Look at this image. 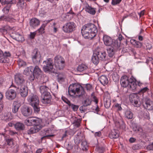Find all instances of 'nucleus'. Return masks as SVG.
<instances>
[{
  "mask_svg": "<svg viewBox=\"0 0 153 153\" xmlns=\"http://www.w3.org/2000/svg\"><path fill=\"white\" fill-rule=\"evenodd\" d=\"M42 122L41 119L34 117L28 118L25 120V123L26 125L33 126L27 131L28 134H31L38 132L42 127L41 124Z\"/></svg>",
  "mask_w": 153,
  "mask_h": 153,
  "instance_id": "1",
  "label": "nucleus"
},
{
  "mask_svg": "<svg viewBox=\"0 0 153 153\" xmlns=\"http://www.w3.org/2000/svg\"><path fill=\"white\" fill-rule=\"evenodd\" d=\"M103 40L104 44L108 46L107 51L110 57H112L114 54L115 51L120 46L117 41L113 40L110 36L105 35L103 36Z\"/></svg>",
  "mask_w": 153,
  "mask_h": 153,
  "instance_id": "2",
  "label": "nucleus"
},
{
  "mask_svg": "<svg viewBox=\"0 0 153 153\" xmlns=\"http://www.w3.org/2000/svg\"><path fill=\"white\" fill-rule=\"evenodd\" d=\"M97 32L96 26L91 23L85 24L82 27L81 29L82 35L85 38L92 39L95 36Z\"/></svg>",
  "mask_w": 153,
  "mask_h": 153,
  "instance_id": "3",
  "label": "nucleus"
},
{
  "mask_svg": "<svg viewBox=\"0 0 153 153\" xmlns=\"http://www.w3.org/2000/svg\"><path fill=\"white\" fill-rule=\"evenodd\" d=\"M84 93L83 87L77 83L70 85L68 88V94L73 98L79 97L83 95Z\"/></svg>",
  "mask_w": 153,
  "mask_h": 153,
  "instance_id": "4",
  "label": "nucleus"
},
{
  "mask_svg": "<svg viewBox=\"0 0 153 153\" xmlns=\"http://www.w3.org/2000/svg\"><path fill=\"white\" fill-rule=\"evenodd\" d=\"M136 80L133 76L129 78L126 75L123 76L121 78L120 84L123 87H128L133 91H134L137 88V85L136 83Z\"/></svg>",
  "mask_w": 153,
  "mask_h": 153,
  "instance_id": "5",
  "label": "nucleus"
},
{
  "mask_svg": "<svg viewBox=\"0 0 153 153\" xmlns=\"http://www.w3.org/2000/svg\"><path fill=\"white\" fill-rule=\"evenodd\" d=\"M52 59H48V73H57V70H61L63 69L65 66V62L59 63L58 65H53Z\"/></svg>",
  "mask_w": 153,
  "mask_h": 153,
  "instance_id": "6",
  "label": "nucleus"
},
{
  "mask_svg": "<svg viewBox=\"0 0 153 153\" xmlns=\"http://www.w3.org/2000/svg\"><path fill=\"white\" fill-rule=\"evenodd\" d=\"M76 24L73 22H69L65 23L62 27L63 32L67 33H72L76 28Z\"/></svg>",
  "mask_w": 153,
  "mask_h": 153,
  "instance_id": "7",
  "label": "nucleus"
},
{
  "mask_svg": "<svg viewBox=\"0 0 153 153\" xmlns=\"http://www.w3.org/2000/svg\"><path fill=\"white\" fill-rule=\"evenodd\" d=\"M39 89L41 94V98L42 102L45 104L48 103V87L45 85H42L40 87Z\"/></svg>",
  "mask_w": 153,
  "mask_h": 153,
  "instance_id": "8",
  "label": "nucleus"
},
{
  "mask_svg": "<svg viewBox=\"0 0 153 153\" xmlns=\"http://www.w3.org/2000/svg\"><path fill=\"white\" fill-rule=\"evenodd\" d=\"M14 89H9L5 93L6 98L8 100H14L16 97V94L15 89L17 90L19 87L16 88L14 86Z\"/></svg>",
  "mask_w": 153,
  "mask_h": 153,
  "instance_id": "9",
  "label": "nucleus"
},
{
  "mask_svg": "<svg viewBox=\"0 0 153 153\" xmlns=\"http://www.w3.org/2000/svg\"><path fill=\"white\" fill-rule=\"evenodd\" d=\"M143 100V105L145 109L149 111L153 110V102L150 98L146 97Z\"/></svg>",
  "mask_w": 153,
  "mask_h": 153,
  "instance_id": "10",
  "label": "nucleus"
},
{
  "mask_svg": "<svg viewBox=\"0 0 153 153\" xmlns=\"http://www.w3.org/2000/svg\"><path fill=\"white\" fill-rule=\"evenodd\" d=\"M27 100L31 105L39 103V100L38 96L33 94H31L28 96Z\"/></svg>",
  "mask_w": 153,
  "mask_h": 153,
  "instance_id": "11",
  "label": "nucleus"
},
{
  "mask_svg": "<svg viewBox=\"0 0 153 153\" xmlns=\"http://www.w3.org/2000/svg\"><path fill=\"white\" fill-rule=\"evenodd\" d=\"M14 80L15 83L20 86L25 85V80L23 76L20 73H17L15 75Z\"/></svg>",
  "mask_w": 153,
  "mask_h": 153,
  "instance_id": "12",
  "label": "nucleus"
},
{
  "mask_svg": "<svg viewBox=\"0 0 153 153\" xmlns=\"http://www.w3.org/2000/svg\"><path fill=\"white\" fill-rule=\"evenodd\" d=\"M31 56L32 60L34 63H39L41 60V56L36 49H35L33 51Z\"/></svg>",
  "mask_w": 153,
  "mask_h": 153,
  "instance_id": "13",
  "label": "nucleus"
},
{
  "mask_svg": "<svg viewBox=\"0 0 153 153\" xmlns=\"http://www.w3.org/2000/svg\"><path fill=\"white\" fill-rule=\"evenodd\" d=\"M21 112L22 114L25 117H28L32 113V110L31 108L26 105H23L21 108Z\"/></svg>",
  "mask_w": 153,
  "mask_h": 153,
  "instance_id": "14",
  "label": "nucleus"
},
{
  "mask_svg": "<svg viewBox=\"0 0 153 153\" xmlns=\"http://www.w3.org/2000/svg\"><path fill=\"white\" fill-rule=\"evenodd\" d=\"M129 100L130 102L135 107H139L140 103H139V99L138 96L136 94H131L129 96Z\"/></svg>",
  "mask_w": 153,
  "mask_h": 153,
  "instance_id": "15",
  "label": "nucleus"
},
{
  "mask_svg": "<svg viewBox=\"0 0 153 153\" xmlns=\"http://www.w3.org/2000/svg\"><path fill=\"white\" fill-rule=\"evenodd\" d=\"M19 88V92L21 95L22 97H26L28 93V89L27 87L25 85L20 86Z\"/></svg>",
  "mask_w": 153,
  "mask_h": 153,
  "instance_id": "16",
  "label": "nucleus"
},
{
  "mask_svg": "<svg viewBox=\"0 0 153 153\" xmlns=\"http://www.w3.org/2000/svg\"><path fill=\"white\" fill-rule=\"evenodd\" d=\"M94 52L96 54L100 60H102L105 59L106 53L105 52L100 51L98 49H96Z\"/></svg>",
  "mask_w": 153,
  "mask_h": 153,
  "instance_id": "17",
  "label": "nucleus"
},
{
  "mask_svg": "<svg viewBox=\"0 0 153 153\" xmlns=\"http://www.w3.org/2000/svg\"><path fill=\"white\" fill-rule=\"evenodd\" d=\"M88 68L85 65L82 64L79 65L77 68L78 71L82 72L84 74H86L88 71Z\"/></svg>",
  "mask_w": 153,
  "mask_h": 153,
  "instance_id": "18",
  "label": "nucleus"
},
{
  "mask_svg": "<svg viewBox=\"0 0 153 153\" xmlns=\"http://www.w3.org/2000/svg\"><path fill=\"white\" fill-rule=\"evenodd\" d=\"M104 103L105 107L107 108L110 107L111 105V99L109 95L105 96L104 98Z\"/></svg>",
  "mask_w": 153,
  "mask_h": 153,
  "instance_id": "19",
  "label": "nucleus"
},
{
  "mask_svg": "<svg viewBox=\"0 0 153 153\" xmlns=\"http://www.w3.org/2000/svg\"><path fill=\"white\" fill-rule=\"evenodd\" d=\"M14 126L15 129L19 131H23L25 128V125L21 122H17L14 125Z\"/></svg>",
  "mask_w": 153,
  "mask_h": 153,
  "instance_id": "20",
  "label": "nucleus"
},
{
  "mask_svg": "<svg viewBox=\"0 0 153 153\" xmlns=\"http://www.w3.org/2000/svg\"><path fill=\"white\" fill-rule=\"evenodd\" d=\"M119 136V131L117 130L113 129L109 134V137L111 139L117 138Z\"/></svg>",
  "mask_w": 153,
  "mask_h": 153,
  "instance_id": "21",
  "label": "nucleus"
},
{
  "mask_svg": "<svg viewBox=\"0 0 153 153\" xmlns=\"http://www.w3.org/2000/svg\"><path fill=\"white\" fill-rule=\"evenodd\" d=\"M12 118V117L10 113L6 112L2 114L1 119L5 121H8Z\"/></svg>",
  "mask_w": 153,
  "mask_h": 153,
  "instance_id": "22",
  "label": "nucleus"
},
{
  "mask_svg": "<svg viewBox=\"0 0 153 153\" xmlns=\"http://www.w3.org/2000/svg\"><path fill=\"white\" fill-rule=\"evenodd\" d=\"M39 21L36 18H33L30 20V25L31 27L34 28L39 25Z\"/></svg>",
  "mask_w": 153,
  "mask_h": 153,
  "instance_id": "23",
  "label": "nucleus"
},
{
  "mask_svg": "<svg viewBox=\"0 0 153 153\" xmlns=\"http://www.w3.org/2000/svg\"><path fill=\"white\" fill-rule=\"evenodd\" d=\"M33 73L35 75L36 78H38L41 75L42 71L38 66H36L33 68Z\"/></svg>",
  "mask_w": 153,
  "mask_h": 153,
  "instance_id": "24",
  "label": "nucleus"
},
{
  "mask_svg": "<svg viewBox=\"0 0 153 153\" xmlns=\"http://www.w3.org/2000/svg\"><path fill=\"white\" fill-rule=\"evenodd\" d=\"M33 67L32 66L27 67L24 70L23 74L26 76H29L33 73Z\"/></svg>",
  "mask_w": 153,
  "mask_h": 153,
  "instance_id": "25",
  "label": "nucleus"
},
{
  "mask_svg": "<svg viewBox=\"0 0 153 153\" xmlns=\"http://www.w3.org/2000/svg\"><path fill=\"white\" fill-rule=\"evenodd\" d=\"M20 106V103L18 101H14L12 107L13 112L14 113L17 112Z\"/></svg>",
  "mask_w": 153,
  "mask_h": 153,
  "instance_id": "26",
  "label": "nucleus"
},
{
  "mask_svg": "<svg viewBox=\"0 0 153 153\" xmlns=\"http://www.w3.org/2000/svg\"><path fill=\"white\" fill-rule=\"evenodd\" d=\"M99 79L101 83L103 85H107L108 83V78L105 75L101 76Z\"/></svg>",
  "mask_w": 153,
  "mask_h": 153,
  "instance_id": "27",
  "label": "nucleus"
},
{
  "mask_svg": "<svg viewBox=\"0 0 153 153\" xmlns=\"http://www.w3.org/2000/svg\"><path fill=\"white\" fill-rule=\"evenodd\" d=\"M55 65L57 64L58 65L59 63L65 62L64 59L60 55H57L54 58Z\"/></svg>",
  "mask_w": 153,
  "mask_h": 153,
  "instance_id": "28",
  "label": "nucleus"
},
{
  "mask_svg": "<svg viewBox=\"0 0 153 153\" xmlns=\"http://www.w3.org/2000/svg\"><path fill=\"white\" fill-rule=\"evenodd\" d=\"M85 9L86 11L91 14L94 15L96 13V9L91 7L88 5L86 6Z\"/></svg>",
  "mask_w": 153,
  "mask_h": 153,
  "instance_id": "29",
  "label": "nucleus"
},
{
  "mask_svg": "<svg viewBox=\"0 0 153 153\" xmlns=\"http://www.w3.org/2000/svg\"><path fill=\"white\" fill-rule=\"evenodd\" d=\"M91 60L92 62L95 65H97L99 63L100 60L97 55L94 51L91 58Z\"/></svg>",
  "mask_w": 153,
  "mask_h": 153,
  "instance_id": "30",
  "label": "nucleus"
},
{
  "mask_svg": "<svg viewBox=\"0 0 153 153\" xmlns=\"http://www.w3.org/2000/svg\"><path fill=\"white\" fill-rule=\"evenodd\" d=\"M23 146L25 150V152H24V153H32L31 146L27 145L25 143H24Z\"/></svg>",
  "mask_w": 153,
  "mask_h": 153,
  "instance_id": "31",
  "label": "nucleus"
},
{
  "mask_svg": "<svg viewBox=\"0 0 153 153\" xmlns=\"http://www.w3.org/2000/svg\"><path fill=\"white\" fill-rule=\"evenodd\" d=\"M17 62L19 67H24L27 65L26 62L20 58L17 60Z\"/></svg>",
  "mask_w": 153,
  "mask_h": 153,
  "instance_id": "32",
  "label": "nucleus"
},
{
  "mask_svg": "<svg viewBox=\"0 0 153 153\" xmlns=\"http://www.w3.org/2000/svg\"><path fill=\"white\" fill-rule=\"evenodd\" d=\"M125 115L126 117L128 119H131L133 117V113L129 110H126V111Z\"/></svg>",
  "mask_w": 153,
  "mask_h": 153,
  "instance_id": "33",
  "label": "nucleus"
},
{
  "mask_svg": "<svg viewBox=\"0 0 153 153\" xmlns=\"http://www.w3.org/2000/svg\"><path fill=\"white\" fill-rule=\"evenodd\" d=\"M25 4H26L23 0H19L17 3V5L19 8L22 9L24 8Z\"/></svg>",
  "mask_w": 153,
  "mask_h": 153,
  "instance_id": "34",
  "label": "nucleus"
},
{
  "mask_svg": "<svg viewBox=\"0 0 153 153\" xmlns=\"http://www.w3.org/2000/svg\"><path fill=\"white\" fill-rule=\"evenodd\" d=\"M131 42L132 43H133L134 45L137 48H140L142 45V44L140 42L137 41L135 39H132L131 40Z\"/></svg>",
  "mask_w": 153,
  "mask_h": 153,
  "instance_id": "35",
  "label": "nucleus"
},
{
  "mask_svg": "<svg viewBox=\"0 0 153 153\" xmlns=\"http://www.w3.org/2000/svg\"><path fill=\"white\" fill-rule=\"evenodd\" d=\"M42 66L44 71L45 72H48V60L43 62Z\"/></svg>",
  "mask_w": 153,
  "mask_h": 153,
  "instance_id": "36",
  "label": "nucleus"
},
{
  "mask_svg": "<svg viewBox=\"0 0 153 153\" xmlns=\"http://www.w3.org/2000/svg\"><path fill=\"white\" fill-rule=\"evenodd\" d=\"M48 130H47L46 131H43V133L44 134L45 133V134H43V135H44V136L42 137H41V142L42 143H45L46 142V137H48V134H47V133H48Z\"/></svg>",
  "mask_w": 153,
  "mask_h": 153,
  "instance_id": "37",
  "label": "nucleus"
},
{
  "mask_svg": "<svg viewBox=\"0 0 153 153\" xmlns=\"http://www.w3.org/2000/svg\"><path fill=\"white\" fill-rule=\"evenodd\" d=\"M14 39L18 41L21 42L24 41L25 40L24 38L22 35L19 34L16 35V36Z\"/></svg>",
  "mask_w": 153,
  "mask_h": 153,
  "instance_id": "38",
  "label": "nucleus"
},
{
  "mask_svg": "<svg viewBox=\"0 0 153 153\" xmlns=\"http://www.w3.org/2000/svg\"><path fill=\"white\" fill-rule=\"evenodd\" d=\"M81 148L83 150H88V145L87 142L85 141H82L81 143Z\"/></svg>",
  "mask_w": 153,
  "mask_h": 153,
  "instance_id": "39",
  "label": "nucleus"
},
{
  "mask_svg": "<svg viewBox=\"0 0 153 153\" xmlns=\"http://www.w3.org/2000/svg\"><path fill=\"white\" fill-rule=\"evenodd\" d=\"M31 106L33 107L34 111L35 113H38L40 111V109L39 106V103L35 104Z\"/></svg>",
  "mask_w": 153,
  "mask_h": 153,
  "instance_id": "40",
  "label": "nucleus"
},
{
  "mask_svg": "<svg viewBox=\"0 0 153 153\" xmlns=\"http://www.w3.org/2000/svg\"><path fill=\"white\" fill-rule=\"evenodd\" d=\"M149 90V88L147 87H143L142 86V88L141 87L140 90L139 91L140 94H144L146 92H148Z\"/></svg>",
  "mask_w": 153,
  "mask_h": 153,
  "instance_id": "41",
  "label": "nucleus"
},
{
  "mask_svg": "<svg viewBox=\"0 0 153 153\" xmlns=\"http://www.w3.org/2000/svg\"><path fill=\"white\" fill-rule=\"evenodd\" d=\"M64 77L62 74H59L57 76L58 81L60 82H63L64 81Z\"/></svg>",
  "mask_w": 153,
  "mask_h": 153,
  "instance_id": "42",
  "label": "nucleus"
},
{
  "mask_svg": "<svg viewBox=\"0 0 153 153\" xmlns=\"http://www.w3.org/2000/svg\"><path fill=\"white\" fill-rule=\"evenodd\" d=\"M10 5H8L5 6L3 10V11L5 14H7L9 12V10L11 7Z\"/></svg>",
  "mask_w": 153,
  "mask_h": 153,
  "instance_id": "43",
  "label": "nucleus"
},
{
  "mask_svg": "<svg viewBox=\"0 0 153 153\" xmlns=\"http://www.w3.org/2000/svg\"><path fill=\"white\" fill-rule=\"evenodd\" d=\"M91 103V101L89 98L86 99L83 102V105L85 106H87L89 105Z\"/></svg>",
  "mask_w": 153,
  "mask_h": 153,
  "instance_id": "44",
  "label": "nucleus"
},
{
  "mask_svg": "<svg viewBox=\"0 0 153 153\" xmlns=\"http://www.w3.org/2000/svg\"><path fill=\"white\" fill-rule=\"evenodd\" d=\"M93 98L94 101L95 102L96 105L97 106V108L95 109V110L96 112H98V111H99V108L97 105V103L98 102V100L97 98V97L95 96Z\"/></svg>",
  "mask_w": 153,
  "mask_h": 153,
  "instance_id": "45",
  "label": "nucleus"
},
{
  "mask_svg": "<svg viewBox=\"0 0 153 153\" xmlns=\"http://www.w3.org/2000/svg\"><path fill=\"white\" fill-rule=\"evenodd\" d=\"M81 120L80 119L76 118L74 121V123L75 124V126L77 127H79L80 126Z\"/></svg>",
  "mask_w": 153,
  "mask_h": 153,
  "instance_id": "46",
  "label": "nucleus"
},
{
  "mask_svg": "<svg viewBox=\"0 0 153 153\" xmlns=\"http://www.w3.org/2000/svg\"><path fill=\"white\" fill-rule=\"evenodd\" d=\"M37 32V31H36L33 32H30V34L28 36V37L30 39H33L36 35Z\"/></svg>",
  "mask_w": 153,
  "mask_h": 153,
  "instance_id": "47",
  "label": "nucleus"
},
{
  "mask_svg": "<svg viewBox=\"0 0 153 153\" xmlns=\"http://www.w3.org/2000/svg\"><path fill=\"white\" fill-rule=\"evenodd\" d=\"M9 62V59L8 58H5L3 57L0 59V62L1 63H8Z\"/></svg>",
  "mask_w": 153,
  "mask_h": 153,
  "instance_id": "48",
  "label": "nucleus"
},
{
  "mask_svg": "<svg viewBox=\"0 0 153 153\" xmlns=\"http://www.w3.org/2000/svg\"><path fill=\"white\" fill-rule=\"evenodd\" d=\"M114 105L117 111H121L122 109L120 104L117 103L114 104Z\"/></svg>",
  "mask_w": 153,
  "mask_h": 153,
  "instance_id": "49",
  "label": "nucleus"
},
{
  "mask_svg": "<svg viewBox=\"0 0 153 153\" xmlns=\"http://www.w3.org/2000/svg\"><path fill=\"white\" fill-rule=\"evenodd\" d=\"M122 0H112L111 4L113 5H115L119 4Z\"/></svg>",
  "mask_w": 153,
  "mask_h": 153,
  "instance_id": "50",
  "label": "nucleus"
},
{
  "mask_svg": "<svg viewBox=\"0 0 153 153\" xmlns=\"http://www.w3.org/2000/svg\"><path fill=\"white\" fill-rule=\"evenodd\" d=\"M13 140L12 138H9L7 140V144L9 146H11L13 144Z\"/></svg>",
  "mask_w": 153,
  "mask_h": 153,
  "instance_id": "51",
  "label": "nucleus"
},
{
  "mask_svg": "<svg viewBox=\"0 0 153 153\" xmlns=\"http://www.w3.org/2000/svg\"><path fill=\"white\" fill-rule=\"evenodd\" d=\"M10 56L11 54L9 51H5L3 53V56L5 58H8V57H10Z\"/></svg>",
  "mask_w": 153,
  "mask_h": 153,
  "instance_id": "52",
  "label": "nucleus"
},
{
  "mask_svg": "<svg viewBox=\"0 0 153 153\" xmlns=\"http://www.w3.org/2000/svg\"><path fill=\"white\" fill-rule=\"evenodd\" d=\"M6 21L10 22H14L16 21V19L13 17H9L7 18Z\"/></svg>",
  "mask_w": 153,
  "mask_h": 153,
  "instance_id": "53",
  "label": "nucleus"
},
{
  "mask_svg": "<svg viewBox=\"0 0 153 153\" xmlns=\"http://www.w3.org/2000/svg\"><path fill=\"white\" fill-rule=\"evenodd\" d=\"M28 77L29 80L31 82L33 81L35 79V75L33 73H32Z\"/></svg>",
  "mask_w": 153,
  "mask_h": 153,
  "instance_id": "54",
  "label": "nucleus"
},
{
  "mask_svg": "<svg viewBox=\"0 0 153 153\" xmlns=\"http://www.w3.org/2000/svg\"><path fill=\"white\" fill-rule=\"evenodd\" d=\"M70 107H71L74 111H76L79 108L78 105H74L73 104H72V105H71Z\"/></svg>",
  "mask_w": 153,
  "mask_h": 153,
  "instance_id": "55",
  "label": "nucleus"
},
{
  "mask_svg": "<svg viewBox=\"0 0 153 153\" xmlns=\"http://www.w3.org/2000/svg\"><path fill=\"white\" fill-rule=\"evenodd\" d=\"M45 26L44 25H43L37 31H38L39 33L40 34L42 33H44V28Z\"/></svg>",
  "mask_w": 153,
  "mask_h": 153,
  "instance_id": "56",
  "label": "nucleus"
},
{
  "mask_svg": "<svg viewBox=\"0 0 153 153\" xmlns=\"http://www.w3.org/2000/svg\"><path fill=\"white\" fill-rule=\"evenodd\" d=\"M85 88L87 91H90L92 89V86L90 84L86 85Z\"/></svg>",
  "mask_w": 153,
  "mask_h": 153,
  "instance_id": "57",
  "label": "nucleus"
},
{
  "mask_svg": "<svg viewBox=\"0 0 153 153\" xmlns=\"http://www.w3.org/2000/svg\"><path fill=\"white\" fill-rule=\"evenodd\" d=\"M0 32L3 34H6L7 33V30L4 28H0Z\"/></svg>",
  "mask_w": 153,
  "mask_h": 153,
  "instance_id": "58",
  "label": "nucleus"
},
{
  "mask_svg": "<svg viewBox=\"0 0 153 153\" xmlns=\"http://www.w3.org/2000/svg\"><path fill=\"white\" fill-rule=\"evenodd\" d=\"M50 22V25L49 26H51V27H53L55 26L56 24L54 22V21L53 20H51V21H49L48 20V23Z\"/></svg>",
  "mask_w": 153,
  "mask_h": 153,
  "instance_id": "59",
  "label": "nucleus"
},
{
  "mask_svg": "<svg viewBox=\"0 0 153 153\" xmlns=\"http://www.w3.org/2000/svg\"><path fill=\"white\" fill-rule=\"evenodd\" d=\"M147 149L149 150H153V143L149 145L147 147Z\"/></svg>",
  "mask_w": 153,
  "mask_h": 153,
  "instance_id": "60",
  "label": "nucleus"
},
{
  "mask_svg": "<svg viewBox=\"0 0 153 153\" xmlns=\"http://www.w3.org/2000/svg\"><path fill=\"white\" fill-rule=\"evenodd\" d=\"M7 18V17H6V16H5L4 15L1 16L0 17V21L2 20L6 21V19Z\"/></svg>",
  "mask_w": 153,
  "mask_h": 153,
  "instance_id": "61",
  "label": "nucleus"
},
{
  "mask_svg": "<svg viewBox=\"0 0 153 153\" xmlns=\"http://www.w3.org/2000/svg\"><path fill=\"white\" fill-rule=\"evenodd\" d=\"M94 135L95 137H100L101 135V133L100 131L97 132L95 133Z\"/></svg>",
  "mask_w": 153,
  "mask_h": 153,
  "instance_id": "62",
  "label": "nucleus"
},
{
  "mask_svg": "<svg viewBox=\"0 0 153 153\" xmlns=\"http://www.w3.org/2000/svg\"><path fill=\"white\" fill-rule=\"evenodd\" d=\"M144 115H145V116H145V118H146L148 119L150 118L149 113L148 112H146L144 114Z\"/></svg>",
  "mask_w": 153,
  "mask_h": 153,
  "instance_id": "63",
  "label": "nucleus"
},
{
  "mask_svg": "<svg viewBox=\"0 0 153 153\" xmlns=\"http://www.w3.org/2000/svg\"><path fill=\"white\" fill-rule=\"evenodd\" d=\"M136 140V139L135 138L131 137L130 138L129 141L130 143H133Z\"/></svg>",
  "mask_w": 153,
  "mask_h": 153,
  "instance_id": "64",
  "label": "nucleus"
}]
</instances>
